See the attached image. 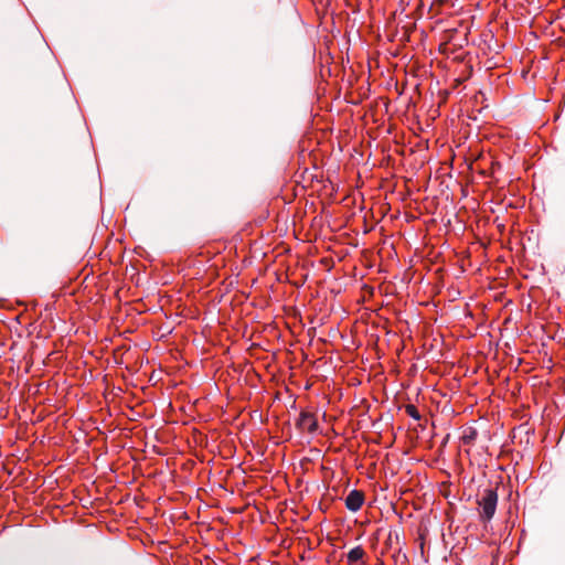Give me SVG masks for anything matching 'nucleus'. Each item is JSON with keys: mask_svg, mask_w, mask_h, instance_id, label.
Returning a JSON list of instances; mask_svg holds the SVG:
<instances>
[{"mask_svg": "<svg viewBox=\"0 0 565 565\" xmlns=\"http://www.w3.org/2000/svg\"><path fill=\"white\" fill-rule=\"evenodd\" d=\"M364 502V494L362 491L352 490L345 498V507L352 512L359 511Z\"/></svg>", "mask_w": 565, "mask_h": 565, "instance_id": "3", "label": "nucleus"}, {"mask_svg": "<svg viewBox=\"0 0 565 565\" xmlns=\"http://www.w3.org/2000/svg\"><path fill=\"white\" fill-rule=\"evenodd\" d=\"M387 544L393 546L394 544H399V532L396 530H391L387 536Z\"/></svg>", "mask_w": 565, "mask_h": 565, "instance_id": "6", "label": "nucleus"}, {"mask_svg": "<svg viewBox=\"0 0 565 565\" xmlns=\"http://www.w3.org/2000/svg\"><path fill=\"white\" fill-rule=\"evenodd\" d=\"M296 426L301 431L313 434L318 429V422L313 414L309 412H301L299 418L296 422Z\"/></svg>", "mask_w": 565, "mask_h": 565, "instance_id": "2", "label": "nucleus"}, {"mask_svg": "<svg viewBox=\"0 0 565 565\" xmlns=\"http://www.w3.org/2000/svg\"><path fill=\"white\" fill-rule=\"evenodd\" d=\"M365 552L362 546L353 547L347 555V561L349 565H361L363 563V557Z\"/></svg>", "mask_w": 565, "mask_h": 565, "instance_id": "4", "label": "nucleus"}, {"mask_svg": "<svg viewBox=\"0 0 565 565\" xmlns=\"http://www.w3.org/2000/svg\"><path fill=\"white\" fill-rule=\"evenodd\" d=\"M477 430L473 429V428H469L468 430L465 431L463 436H462V443L465 445H471L475 439L477 438Z\"/></svg>", "mask_w": 565, "mask_h": 565, "instance_id": "5", "label": "nucleus"}, {"mask_svg": "<svg viewBox=\"0 0 565 565\" xmlns=\"http://www.w3.org/2000/svg\"><path fill=\"white\" fill-rule=\"evenodd\" d=\"M498 504V493L497 489L487 488L483 490L481 498L478 500V505L480 508V519L482 522L490 521L497 510Z\"/></svg>", "mask_w": 565, "mask_h": 565, "instance_id": "1", "label": "nucleus"}, {"mask_svg": "<svg viewBox=\"0 0 565 565\" xmlns=\"http://www.w3.org/2000/svg\"><path fill=\"white\" fill-rule=\"evenodd\" d=\"M406 414L416 420L420 419L419 412L417 411V408L414 405L406 406Z\"/></svg>", "mask_w": 565, "mask_h": 565, "instance_id": "7", "label": "nucleus"}]
</instances>
